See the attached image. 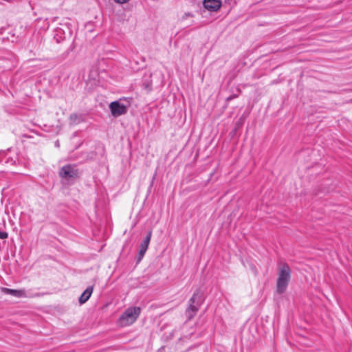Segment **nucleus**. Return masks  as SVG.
<instances>
[{"instance_id": "7ed1b4c3", "label": "nucleus", "mask_w": 352, "mask_h": 352, "mask_svg": "<svg viewBox=\"0 0 352 352\" xmlns=\"http://www.w3.org/2000/svg\"><path fill=\"white\" fill-rule=\"evenodd\" d=\"M58 175L64 184L72 185L80 177V172L76 164H66L60 168Z\"/></svg>"}, {"instance_id": "f3484780", "label": "nucleus", "mask_w": 352, "mask_h": 352, "mask_svg": "<svg viewBox=\"0 0 352 352\" xmlns=\"http://www.w3.org/2000/svg\"><path fill=\"white\" fill-rule=\"evenodd\" d=\"M238 97V94H232L226 98V101L229 102Z\"/></svg>"}, {"instance_id": "6e6552de", "label": "nucleus", "mask_w": 352, "mask_h": 352, "mask_svg": "<svg viewBox=\"0 0 352 352\" xmlns=\"http://www.w3.org/2000/svg\"><path fill=\"white\" fill-rule=\"evenodd\" d=\"M204 7L210 12H217L221 7V0H204Z\"/></svg>"}, {"instance_id": "9b49d317", "label": "nucleus", "mask_w": 352, "mask_h": 352, "mask_svg": "<svg viewBox=\"0 0 352 352\" xmlns=\"http://www.w3.org/2000/svg\"><path fill=\"white\" fill-rule=\"evenodd\" d=\"M152 74L145 75L142 79V87L147 91H151L153 89V83L151 80Z\"/></svg>"}, {"instance_id": "f257e3e1", "label": "nucleus", "mask_w": 352, "mask_h": 352, "mask_svg": "<svg viewBox=\"0 0 352 352\" xmlns=\"http://www.w3.org/2000/svg\"><path fill=\"white\" fill-rule=\"evenodd\" d=\"M204 300V292L199 289H197L190 298L189 305L185 311V315L188 320H192L195 316Z\"/></svg>"}, {"instance_id": "39448f33", "label": "nucleus", "mask_w": 352, "mask_h": 352, "mask_svg": "<svg viewBox=\"0 0 352 352\" xmlns=\"http://www.w3.org/2000/svg\"><path fill=\"white\" fill-rule=\"evenodd\" d=\"M19 162L18 153L16 149L8 148L0 151V164L6 166H16Z\"/></svg>"}, {"instance_id": "423d86ee", "label": "nucleus", "mask_w": 352, "mask_h": 352, "mask_svg": "<svg viewBox=\"0 0 352 352\" xmlns=\"http://www.w3.org/2000/svg\"><path fill=\"white\" fill-rule=\"evenodd\" d=\"M109 108L111 115L115 118L126 114L128 111L127 106L121 103L120 100L111 102L109 105Z\"/></svg>"}, {"instance_id": "4468645a", "label": "nucleus", "mask_w": 352, "mask_h": 352, "mask_svg": "<svg viewBox=\"0 0 352 352\" xmlns=\"http://www.w3.org/2000/svg\"><path fill=\"white\" fill-rule=\"evenodd\" d=\"M76 47V45H75V43L73 41L72 43V44L70 45V46L63 52L60 54V58L61 60H65L66 59L69 54L75 49Z\"/></svg>"}, {"instance_id": "6ab92c4d", "label": "nucleus", "mask_w": 352, "mask_h": 352, "mask_svg": "<svg viewBox=\"0 0 352 352\" xmlns=\"http://www.w3.org/2000/svg\"><path fill=\"white\" fill-rule=\"evenodd\" d=\"M6 29V28H5V27H1L0 28V35H2L4 33Z\"/></svg>"}, {"instance_id": "1a4fd4ad", "label": "nucleus", "mask_w": 352, "mask_h": 352, "mask_svg": "<svg viewBox=\"0 0 352 352\" xmlns=\"http://www.w3.org/2000/svg\"><path fill=\"white\" fill-rule=\"evenodd\" d=\"M94 290V286L88 287L79 297L78 301L80 305L85 303L91 297Z\"/></svg>"}, {"instance_id": "9d476101", "label": "nucleus", "mask_w": 352, "mask_h": 352, "mask_svg": "<svg viewBox=\"0 0 352 352\" xmlns=\"http://www.w3.org/2000/svg\"><path fill=\"white\" fill-rule=\"evenodd\" d=\"M2 291L6 294H9L17 298H21L25 296L24 290H18L3 287L2 288Z\"/></svg>"}, {"instance_id": "f8f14e48", "label": "nucleus", "mask_w": 352, "mask_h": 352, "mask_svg": "<svg viewBox=\"0 0 352 352\" xmlns=\"http://www.w3.org/2000/svg\"><path fill=\"white\" fill-rule=\"evenodd\" d=\"M152 236V230H150L148 232L146 237L144 239V240L141 242L140 249L144 250V251H146Z\"/></svg>"}, {"instance_id": "f03ea898", "label": "nucleus", "mask_w": 352, "mask_h": 352, "mask_svg": "<svg viewBox=\"0 0 352 352\" xmlns=\"http://www.w3.org/2000/svg\"><path fill=\"white\" fill-rule=\"evenodd\" d=\"M291 268L287 263H280L279 264L276 283V291L279 294H282L286 291L291 279Z\"/></svg>"}, {"instance_id": "0eeeda50", "label": "nucleus", "mask_w": 352, "mask_h": 352, "mask_svg": "<svg viewBox=\"0 0 352 352\" xmlns=\"http://www.w3.org/2000/svg\"><path fill=\"white\" fill-rule=\"evenodd\" d=\"M67 32H65L62 28L58 27L54 30V38L56 40V43H59L62 41H65L68 36L71 37L72 32L69 27H67Z\"/></svg>"}, {"instance_id": "a211bd4d", "label": "nucleus", "mask_w": 352, "mask_h": 352, "mask_svg": "<svg viewBox=\"0 0 352 352\" xmlns=\"http://www.w3.org/2000/svg\"><path fill=\"white\" fill-rule=\"evenodd\" d=\"M116 3L123 4L129 2L130 0H114Z\"/></svg>"}, {"instance_id": "aec40b11", "label": "nucleus", "mask_w": 352, "mask_h": 352, "mask_svg": "<svg viewBox=\"0 0 352 352\" xmlns=\"http://www.w3.org/2000/svg\"><path fill=\"white\" fill-rule=\"evenodd\" d=\"M56 146H59L58 142H56Z\"/></svg>"}, {"instance_id": "20e7f679", "label": "nucleus", "mask_w": 352, "mask_h": 352, "mask_svg": "<svg viewBox=\"0 0 352 352\" xmlns=\"http://www.w3.org/2000/svg\"><path fill=\"white\" fill-rule=\"evenodd\" d=\"M141 313L140 307H130L120 316L118 324L121 327H127L133 324Z\"/></svg>"}, {"instance_id": "2eb2a0df", "label": "nucleus", "mask_w": 352, "mask_h": 352, "mask_svg": "<svg viewBox=\"0 0 352 352\" xmlns=\"http://www.w3.org/2000/svg\"><path fill=\"white\" fill-rule=\"evenodd\" d=\"M146 252V251H144V250L140 249L139 252H138V255L136 257V262L138 263H140L142 261V259L143 258Z\"/></svg>"}, {"instance_id": "dca6fc26", "label": "nucleus", "mask_w": 352, "mask_h": 352, "mask_svg": "<svg viewBox=\"0 0 352 352\" xmlns=\"http://www.w3.org/2000/svg\"><path fill=\"white\" fill-rule=\"evenodd\" d=\"M8 237V234L6 231L0 230V239H6Z\"/></svg>"}, {"instance_id": "ddd939ff", "label": "nucleus", "mask_w": 352, "mask_h": 352, "mask_svg": "<svg viewBox=\"0 0 352 352\" xmlns=\"http://www.w3.org/2000/svg\"><path fill=\"white\" fill-rule=\"evenodd\" d=\"M83 121V116L82 114L72 113L69 116V122L71 124H78Z\"/></svg>"}]
</instances>
